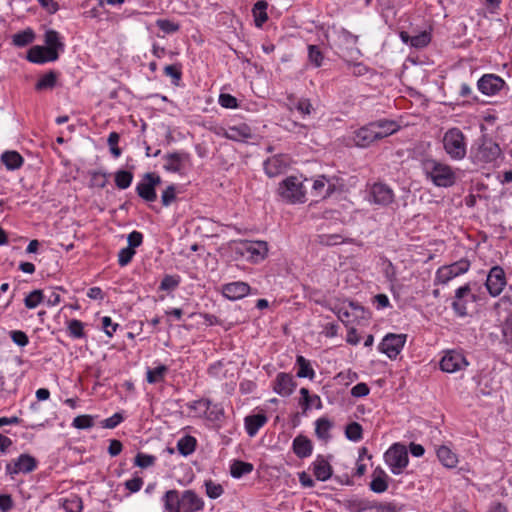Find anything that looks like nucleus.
I'll list each match as a JSON object with an SVG mask.
<instances>
[{"instance_id": "f8f14e48", "label": "nucleus", "mask_w": 512, "mask_h": 512, "mask_svg": "<svg viewBox=\"0 0 512 512\" xmlns=\"http://www.w3.org/2000/svg\"><path fill=\"white\" fill-rule=\"evenodd\" d=\"M505 81L495 74H485L477 82L479 91L487 96H493L502 90Z\"/></svg>"}, {"instance_id": "8fccbe9b", "label": "nucleus", "mask_w": 512, "mask_h": 512, "mask_svg": "<svg viewBox=\"0 0 512 512\" xmlns=\"http://www.w3.org/2000/svg\"><path fill=\"white\" fill-rule=\"evenodd\" d=\"M294 107L303 116L310 115L314 110L310 100L307 98L298 99L294 104Z\"/></svg>"}, {"instance_id": "0e129e2a", "label": "nucleus", "mask_w": 512, "mask_h": 512, "mask_svg": "<svg viewBox=\"0 0 512 512\" xmlns=\"http://www.w3.org/2000/svg\"><path fill=\"white\" fill-rule=\"evenodd\" d=\"M122 421H123L122 415L120 413H115L111 417H109V418L105 419L104 421H102V426L104 428L113 429L118 424H120Z\"/></svg>"}, {"instance_id": "5fc2aeb1", "label": "nucleus", "mask_w": 512, "mask_h": 512, "mask_svg": "<svg viewBox=\"0 0 512 512\" xmlns=\"http://www.w3.org/2000/svg\"><path fill=\"white\" fill-rule=\"evenodd\" d=\"M156 458L152 455L138 453L135 457V465L140 468H148L154 465Z\"/></svg>"}, {"instance_id": "09e8293b", "label": "nucleus", "mask_w": 512, "mask_h": 512, "mask_svg": "<svg viewBox=\"0 0 512 512\" xmlns=\"http://www.w3.org/2000/svg\"><path fill=\"white\" fill-rule=\"evenodd\" d=\"M43 300V293L41 290H34L32 291L26 298H25V306L29 309H33L37 307Z\"/></svg>"}, {"instance_id": "c756f323", "label": "nucleus", "mask_w": 512, "mask_h": 512, "mask_svg": "<svg viewBox=\"0 0 512 512\" xmlns=\"http://www.w3.org/2000/svg\"><path fill=\"white\" fill-rule=\"evenodd\" d=\"M1 162L8 170H17L23 165V158L16 151H6L1 155Z\"/></svg>"}, {"instance_id": "37998d69", "label": "nucleus", "mask_w": 512, "mask_h": 512, "mask_svg": "<svg viewBox=\"0 0 512 512\" xmlns=\"http://www.w3.org/2000/svg\"><path fill=\"white\" fill-rule=\"evenodd\" d=\"M167 367L165 365H160L154 369H148L147 371V381L151 384L158 383L164 379V376L167 372Z\"/></svg>"}, {"instance_id": "20e7f679", "label": "nucleus", "mask_w": 512, "mask_h": 512, "mask_svg": "<svg viewBox=\"0 0 512 512\" xmlns=\"http://www.w3.org/2000/svg\"><path fill=\"white\" fill-rule=\"evenodd\" d=\"M443 149L450 159L455 161L463 160L467 154L466 137L459 128L447 130L442 139Z\"/></svg>"}, {"instance_id": "f03ea898", "label": "nucleus", "mask_w": 512, "mask_h": 512, "mask_svg": "<svg viewBox=\"0 0 512 512\" xmlns=\"http://www.w3.org/2000/svg\"><path fill=\"white\" fill-rule=\"evenodd\" d=\"M329 309L346 326L360 323L362 320H368L369 318V314L364 307L352 301H343L329 305Z\"/></svg>"}, {"instance_id": "49530a36", "label": "nucleus", "mask_w": 512, "mask_h": 512, "mask_svg": "<svg viewBox=\"0 0 512 512\" xmlns=\"http://www.w3.org/2000/svg\"><path fill=\"white\" fill-rule=\"evenodd\" d=\"M73 427L77 429H88L94 425V417L91 415H79L72 422Z\"/></svg>"}, {"instance_id": "864d4df0", "label": "nucleus", "mask_w": 512, "mask_h": 512, "mask_svg": "<svg viewBox=\"0 0 512 512\" xmlns=\"http://www.w3.org/2000/svg\"><path fill=\"white\" fill-rule=\"evenodd\" d=\"M135 255V250L131 247H125L121 249L118 253V263L120 266L124 267L132 260Z\"/></svg>"}, {"instance_id": "5701e85b", "label": "nucleus", "mask_w": 512, "mask_h": 512, "mask_svg": "<svg viewBox=\"0 0 512 512\" xmlns=\"http://www.w3.org/2000/svg\"><path fill=\"white\" fill-rule=\"evenodd\" d=\"M184 512H196L203 509V500L192 490H186L181 495Z\"/></svg>"}, {"instance_id": "a211bd4d", "label": "nucleus", "mask_w": 512, "mask_h": 512, "mask_svg": "<svg viewBox=\"0 0 512 512\" xmlns=\"http://www.w3.org/2000/svg\"><path fill=\"white\" fill-rule=\"evenodd\" d=\"M222 294L230 300H239L250 293V286L246 282L237 281L222 286Z\"/></svg>"}, {"instance_id": "69168bd1", "label": "nucleus", "mask_w": 512, "mask_h": 512, "mask_svg": "<svg viewBox=\"0 0 512 512\" xmlns=\"http://www.w3.org/2000/svg\"><path fill=\"white\" fill-rule=\"evenodd\" d=\"M343 242L339 235H322L320 236L319 243L325 246L337 245Z\"/></svg>"}, {"instance_id": "9b49d317", "label": "nucleus", "mask_w": 512, "mask_h": 512, "mask_svg": "<svg viewBox=\"0 0 512 512\" xmlns=\"http://www.w3.org/2000/svg\"><path fill=\"white\" fill-rule=\"evenodd\" d=\"M468 362L465 357L456 351L447 352L440 361V368L447 373H455L466 368Z\"/></svg>"}, {"instance_id": "7c9ffc66", "label": "nucleus", "mask_w": 512, "mask_h": 512, "mask_svg": "<svg viewBox=\"0 0 512 512\" xmlns=\"http://www.w3.org/2000/svg\"><path fill=\"white\" fill-rule=\"evenodd\" d=\"M300 401L299 404L303 407L304 412L310 407L315 406L317 409L322 407L321 399L318 395L311 396L307 388L300 389Z\"/></svg>"}, {"instance_id": "e2e57ef3", "label": "nucleus", "mask_w": 512, "mask_h": 512, "mask_svg": "<svg viewBox=\"0 0 512 512\" xmlns=\"http://www.w3.org/2000/svg\"><path fill=\"white\" fill-rule=\"evenodd\" d=\"M502 333L505 341L512 345V315L505 320Z\"/></svg>"}, {"instance_id": "13d9d810", "label": "nucleus", "mask_w": 512, "mask_h": 512, "mask_svg": "<svg viewBox=\"0 0 512 512\" xmlns=\"http://www.w3.org/2000/svg\"><path fill=\"white\" fill-rule=\"evenodd\" d=\"M176 198V191L173 185L168 186L162 193L161 201L164 206H169Z\"/></svg>"}, {"instance_id": "dca6fc26", "label": "nucleus", "mask_w": 512, "mask_h": 512, "mask_svg": "<svg viewBox=\"0 0 512 512\" xmlns=\"http://www.w3.org/2000/svg\"><path fill=\"white\" fill-rule=\"evenodd\" d=\"M290 165V158L287 155H276L264 162V169L269 177H275L283 173Z\"/></svg>"}, {"instance_id": "c9c22d12", "label": "nucleus", "mask_w": 512, "mask_h": 512, "mask_svg": "<svg viewBox=\"0 0 512 512\" xmlns=\"http://www.w3.org/2000/svg\"><path fill=\"white\" fill-rule=\"evenodd\" d=\"M253 471V465L248 462L236 460L230 466V473L234 478H240L243 475L249 474Z\"/></svg>"}, {"instance_id": "cd10ccee", "label": "nucleus", "mask_w": 512, "mask_h": 512, "mask_svg": "<svg viewBox=\"0 0 512 512\" xmlns=\"http://www.w3.org/2000/svg\"><path fill=\"white\" fill-rule=\"evenodd\" d=\"M293 451L300 458L308 457L312 453V443L306 436L298 435L293 440Z\"/></svg>"}, {"instance_id": "3c124183", "label": "nucleus", "mask_w": 512, "mask_h": 512, "mask_svg": "<svg viewBox=\"0 0 512 512\" xmlns=\"http://www.w3.org/2000/svg\"><path fill=\"white\" fill-rule=\"evenodd\" d=\"M431 40L430 34L422 32L418 35L412 36L410 39V45L415 48H423L429 44Z\"/></svg>"}, {"instance_id": "2eb2a0df", "label": "nucleus", "mask_w": 512, "mask_h": 512, "mask_svg": "<svg viewBox=\"0 0 512 512\" xmlns=\"http://www.w3.org/2000/svg\"><path fill=\"white\" fill-rule=\"evenodd\" d=\"M36 468V460L28 454L20 455L16 460L6 465V471L9 475L19 473H29Z\"/></svg>"}, {"instance_id": "c85d7f7f", "label": "nucleus", "mask_w": 512, "mask_h": 512, "mask_svg": "<svg viewBox=\"0 0 512 512\" xmlns=\"http://www.w3.org/2000/svg\"><path fill=\"white\" fill-rule=\"evenodd\" d=\"M267 422L264 414L250 415L245 418V428L249 436L257 434L258 430Z\"/></svg>"}, {"instance_id": "0eeeda50", "label": "nucleus", "mask_w": 512, "mask_h": 512, "mask_svg": "<svg viewBox=\"0 0 512 512\" xmlns=\"http://www.w3.org/2000/svg\"><path fill=\"white\" fill-rule=\"evenodd\" d=\"M268 244L265 241H241L237 251L251 263L263 261L268 254Z\"/></svg>"}, {"instance_id": "bf43d9fd", "label": "nucleus", "mask_w": 512, "mask_h": 512, "mask_svg": "<svg viewBox=\"0 0 512 512\" xmlns=\"http://www.w3.org/2000/svg\"><path fill=\"white\" fill-rule=\"evenodd\" d=\"M10 337L15 344L21 347L26 346L29 342L28 336L20 330L11 331Z\"/></svg>"}, {"instance_id": "052dcab7", "label": "nucleus", "mask_w": 512, "mask_h": 512, "mask_svg": "<svg viewBox=\"0 0 512 512\" xmlns=\"http://www.w3.org/2000/svg\"><path fill=\"white\" fill-rule=\"evenodd\" d=\"M157 26L166 33H174L179 29V25L169 20L159 19L156 22Z\"/></svg>"}, {"instance_id": "393cba45", "label": "nucleus", "mask_w": 512, "mask_h": 512, "mask_svg": "<svg viewBox=\"0 0 512 512\" xmlns=\"http://www.w3.org/2000/svg\"><path fill=\"white\" fill-rule=\"evenodd\" d=\"M376 135V140L386 138L398 131L399 125L390 120H379L371 122Z\"/></svg>"}, {"instance_id": "473e14b6", "label": "nucleus", "mask_w": 512, "mask_h": 512, "mask_svg": "<svg viewBox=\"0 0 512 512\" xmlns=\"http://www.w3.org/2000/svg\"><path fill=\"white\" fill-rule=\"evenodd\" d=\"M45 43L48 50L55 51L59 55V51L64 49V44L60 41L58 32L49 30L45 33Z\"/></svg>"}, {"instance_id": "338daca9", "label": "nucleus", "mask_w": 512, "mask_h": 512, "mask_svg": "<svg viewBox=\"0 0 512 512\" xmlns=\"http://www.w3.org/2000/svg\"><path fill=\"white\" fill-rule=\"evenodd\" d=\"M143 486V479L140 477H133L125 482V487L132 493L138 492Z\"/></svg>"}, {"instance_id": "a19ab883", "label": "nucleus", "mask_w": 512, "mask_h": 512, "mask_svg": "<svg viewBox=\"0 0 512 512\" xmlns=\"http://www.w3.org/2000/svg\"><path fill=\"white\" fill-rule=\"evenodd\" d=\"M57 80V74L53 71H50L49 73L42 76L38 82L36 83V89L37 90H47L52 89Z\"/></svg>"}, {"instance_id": "f3484780", "label": "nucleus", "mask_w": 512, "mask_h": 512, "mask_svg": "<svg viewBox=\"0 0 512 512\" xmlns=\"http://www.w3.org/2000/svg\"><path fill=\"white\" fill-rule=\"evenodd\" d=\"M218 135L233 141H245L252 137V131L248 125L240 124L228 128H220Z\"/></svg>"}, {"instance_id": "4c0bfd02", "label": "nucleus", "mask_w": 512, "mask_h": 512, "mask_svg": "<svg viewBox=\"0 0 512 512\" xmlns=\"http://www.w3.org/2000/svg\"><path fill=\"white\" fill-rule=\"evenodd\" d=\"M195 447L196 440L192 436H185L181 438L177 443L179 452L184 456L191 454L195 450Z\"/></svg>"}, {"instance_id": "f257e3e1", "label": "nucleus", "mask_w": 512, "mask_h": 512, "mask_svg": "<svg viewBox=\"0 0 512 512\" xmlns=\"http://www.w3.org/2000/svg\"><path fill=\"white\" fill-rule=\"evenodd\" d=\"M426 177L437 187H451L456 182L453 168L436 159H425L422 163Z\"/></svg>"}, {"instance_id": "b1692460", "label": "nucleus", "mask_w": 512, "mask_h": 512, "mask_svg": "<svg viewBox=\"0 0 512 512\" xmlns=\"http://www.w3.org/2000/svg\"><path fill=\"white\" fill-rule=\"evenodd\" d=\"M335 190V184L325 176H318L312 186V194L315 197L326 198Z\"/></svg>"}, {"instance_id": "423d86ee", "label": "nucleus", "mask_w": 512, "mask_h": 512, "mask_svg": "<svg viewBox=\"0 0 512 512\" xmlns=\"http://www.w3.org/2000/svg\"><path fill=\"white\" fill-rule=\"evenodd\" d=\"M384 459L391 472L395 475L401 474L409 462L406 447L399 443L393 444L386 451Z\"/></svg>"}, {"instance_id": "603ef678", "label": "nucleus", "mask_w": 512, "mask_h": 512, "mask_svg": "<svg viewBox=\"0 0 512 512\" xmlns=\"http://www.w3.org/2000/svg\"><path fill=\"white\" fill-rule=\"evenodd\" d=\"M119 139L120 136L117 132H111L107 139L110 151L115 158L121 155V149L118 147Z\"/></svg>"}, {"instance_id": "2f4dec72", "label": "nucleus", "mask_w": 512, "mask_h": 512, "mask_svg": "<svg viewBox=\"0 0 512 512\" xmlns=\"http://www.w3.org/2000/svg\"><path fill=\"white\" fill-rule=\"evenodd\" d=\"M437 457L441 463L448 467L453 468L456 466L458 460L456 455L446 446H441L437 449Z\"/></svg>"}, {"instance_id": "7ed1b4c3", "label": "nucleus", "mask_w": 512, "mask_h": 512, "mask_svg": "<svg viewBox=\"0 0 512 512\" xmlns=\"http://www.w3.org/2000/svg\"><path fill=\"white\" fill-rule=\"evenodd\" d=\"M302 176H289L279 183L277 192L288 203H303L306 200V188Z\"/></svg>"}, {"instance_id": "ddd939ff", "label": "nucleus", "mask_w": 512, "mask_h": 512, "mask_svg": "<svg viewBox=\"0 0 512 512\" xmlns=\"http://www.w3.org/2000/svg\"><path fill=\"white\" fill-rule=\"evenodd\" d=\"M505 285L506 278L504 270L499 266L492 267L486 279V287L490 295L493 297L498 296Z\"/></svg>"}, {"instance_id": "e433bc0d", "label": "nucleus", "mask_w": 512, "mask_h": 512, "mask_svg": "<svg viewBox=\"0 0 512 512\" xmlns=\"http://www.w3.org/2000/svg\"><path fill=\"white\" fill-rule=\"evenodd\" d=\"M332 423L327 418H319L316 421L315 433L317 437L323 441H327L330 438V429Z\"/></svg>"}, {"instance_id": "4d7b16f0", "label": "nucleus", "mask_w": 512, "mask_h": 512, "mask_svg": "<svg viewBox=\"0 0 512 512\" xmlns=\"http://www.w3.org/2000/svg\"><path fill=\"white\" fill-rule=\"evenodd\" d=\"M69 334L74 338H81L84 336L83 324L81 321L73 319L68 325Z\"/></svg>"}, {"instance_id": "c03bdc74", "label": "nucleus", "mask_w": 512, "mask_h": 512, "mask_svg": "<svg viewBox=\"0 0 512 512\" xmlns=\"http://www.w3.org/2000/svg\"><path fill=\"white\" fill-rule=\"evenodd\" d=\"M308 58H309L310 63H312L315 67H320L322 65L324 56L318 46L309 45L308 46Z\"/></svg>"}, {"instance_id": "680f3d73", "label": "nucleus", "mask_w": 512, "mask_h": 512, "mask_svg": "<svg viewBox=\"0 0 512 512\" xmlns=\"http://www.w3.org/2000/svg\"><path fill=\"white\" fill-rule=\"evenodd\" d=\"M219 103L224 108H236L237 100L234 96L230 94H220Z\"/></svg>"}, {"instance_id": "a18cd8bd", "label": "nucleus", "mask_w": 512, "mask_h": 512, "mask_svg": "<svg viewBox=\"0 0 512 512\" xmlns=\"http://www.w3.org/2000/svg\"><path fill=\"white\" fill-rule=\"evenodd\" d=\"M346 437L352 441H359L362 438V427L357 422L347 425L345 430Z\"/></svg>"}, {"instance_id": "774afa93", "label": "nucleus", "mask_w": 512, "mask_h": 512, "mask_svg": "<svg viewBox=\"0 0 512 512\" xmlns=\"http://www.w3.org/2000/svg\"><path fill=\"white\" fill-rule=\"evenodd\" d=\"M127 241H128V244L129 246L128 247H131L132 249L138 247L141 245L142 241H143V236L140 232L138 231H133L131 232L128 237H127Z\"/></svg>"}, {"instance_id": "aec40b11", "label": "nucleus", "mask_w": 512, "mask_h": 512, "mask_svg": "<svg viewBox=\"0 0 512 512\" xmlns=\"http://www.w3.org/2000/svg\"><path fill=\"white\" fill-rule=\"evenodd\" d=\"M189 161L186 153H170L165 156L164 169L169 172L181 173Z\"/></svg>"}, {"instance_id": "6e6552de", "label": "nucleus", "mask_w": 512, "mask_h": 512, "mask_svg": "<svg viewBox=\"0 0 512 512\" xmlns=\"http://www.w3.org/2000/svg\"><path fill=\"white\" fill-rule=\"evenodd\" d=\"M470 268V262L467 259H461L450 265L443 266L438 269L436 273V281L441 284H446L451 279L464 274Z\"/></svg>"}, {"instance_id": "6ab92c4d", "label": "nucleus", "mask_w": 512, "mask_h": 512, "mask_svg": "<svg viewBox=\"0 0 512 512\" xmlns=\"http://www.w3.org/2000/svg\"><path fill=\"white\" fill-rule=\"evenodd\" d=\"M27 59L33 63L43 64L57 60L58 54L55 51L48 50L44 46H33L28 51Z\"/></svg>"}, {"instance_id": "6e6d98bb", "label": "nucleus", "mask_w": 512, "mask_h": 512, "mask_svg": "<svg viewBox=\"0 0 512 512\" xmlns=\"http://www.w3.org/2000/svg\"><path fill=\"white\" fill-rule=\"evenodd\" d=\"M179 277L166 275L160 284V289L164 291L174 290L179 285Z\"/></svg>"}, {"instance_id": "39448f33", "label": "nucleus", "mask_w": 512, "mask_h": 512, "mask_svg": "<svg viewBox=\"0 0 512 512\" xmlns=\"http://www.w3.org/2000/svg\"><path fill=\"white\" fill-rule=\"evenodd\" d=\"M501 149L497 143L488 138H481L477 147L472 149L473 162L479 165L494 163L501 156Z\"/></svg>"}, {"instance_id": "72a5a7b5", "label": "nucleus", "mask_w": 512, "mask_h": 512, "mask_svg": "<svg viewBox=\"0 0 512 512\" xmlns=\"http://www.w3.org/2000/svg\"><path fill=\"white\" fill-rule=\"evenodd\" d=\"M296 365L298 367L297 376L299 378L313 379L315 377V372L311 367L310 362L303 356H297Z\"/></svg>"}, {"instance_id": "58836bf2", "label": "nucleus", "mask_w": 512, "mask_h": 512, "mask_svg": "<svg viewBox=\"0 0 512 512\" xmlns=\"http://www.w3.org/2000/svg\"><path fill=\"white\" fill-rule=\"evenodd\" d=\"M266 9L267 3L265 1H258L253 7L255 23L258 27L262 26V24L268 19Z\"/></svg>"}, {"instance_id": "1a4fd4ad", "label": "nucleus", "mask_w": 512, "mask_h": 512, "mask_svg": "<svg viewBox=\"0 0 512 512\" xmlns=\"http://www.w3.org/2000/svg\"><path fill=\"white\" fill-rule=\"evenodd\" d=\"M406 339V334H387L379 344V350L394 359L403 349Z\"/></svg>"}, {"instance_id": "4be33fe9", "label": "nucleus", "mask_w": 512, "mask_h": 512, "mask_svg": "<svg viewBox=\"0 0 512 512\" xmlns=\"http://www.w3.org/2000/svg\"><path fill=\"white\" fill-rule=\"evenodd\" d=\"M376 135L377 134L374 133V129L372 128V124L369 123L354 132L353 142L358 147H368L376 141Z\"/></svg>"}, {"instance_id": "bb28decb", "label": "nucleus", "mask_w": 512, "mask_h": 512, "mask_svg": "<svg viewBox=\"0 0 512 512\" xmlns=\"http://www.w3.org/2000/svg\"><path fill=\"white\" fill-rule=\"evenodd\" d=\"M388 476L385 471L377 467L372 473V481L370 483V489L375 493H383L388 488L387 483Z\"/></svg>"}, {"instance_id": "a878e982", "label": "nucleus", "mask_w": 512, "mask_h": 512, "mask_svg": "<svg viewBox=\"0 0 512 512\" xmlns=\"http://www.w3.org/2000/svg\"><path fill=\"white\" fill-rule=\"evenodd\" d=\"M165 512H180L182 507L181 496L175 489L168 490L163 498Z\"/></svg>"}, {"instance_id": "de8ad7c7", "label": "nucleus", "mask_w": 512, "mask_h": 512, "mask_svg": "<svg viewBox=\"0 0 512 512\" xmlns=\"http://www.w3.org/2000/svg\"><path fill=\"white\" fill-rule=\"evenodd\" d=\"M206 494L209 498L216 499L223 494V487L212 480L205 481Z\"/></svg>"}, {"instance_id": "79ce46f5", "label": "nucleus", "mask_w": 512, "mask_h": 512, "mask_svg": "<svg viewBox=\"0 0 512 512\" xmlns=\"http://www.w3.org/2000/svg\"><path fill=\"white\" fill-rule=\"evenodd\" d=\"M133 174L129 171L120 170L115 174V183L119 189H126L130 186Z\"/></svg>"}, {"instance_id": "ea45409f", "label": "nucleus", "mask_w": 512, "mask_h": 512, "mask_svg": "<svg viewBox=\"0 0 512 512\" xmlns=\"http://www.w3.org/2000/svg\"><path fill=\"white\" fill-rule=\"evenodd\" d=\"M34 36L35 35L31 29H26L13 36V44L18 47L26 46L33 42Z\"/></svg>"}, {"instance_id": "9d476101", "label": "nucleus", "mask_w": 512, "mask_h": 512, "mask_svg": "<svg viewBox=\"0 0 512 512\" xmlns=\"http://www.w3.org/2000/svg\"><path fill=\"white\" fill-rule=\"evenodd\" d=\"M369 201L376 205L387 206L394 201L393 190L386 184L375 183L370 188Z\"/></svg>"}, {"instance_id": "f704fd0d", "label": "nucleus", "mask_w": 512, "mask_h": 512, "mask_svg": "<svg viewBox=\"0 0 512 512\" xmlns=\"http://www.w3.org/2000/svg\"><path fill=\"white\" fill-rule=\"evenodd\" d=\"M313 473L318 480L326 481L332 474L331 466L323 459L317 460L314 463Z\"/></svg>"}, {"instance_id": "412c9836", "label": "nucleus", "mask_w": 512, "mask_h": 512, "mask_svg": "<svg viewBox=\"0 0 512 512\" xmlns=\"http://www.w3.org/2000/svg\"><path fill=\"white\" fill-rule=\"evenodd\" d=\"M295 382L290 374L279 373L274 384V391L280 396L286 397L292 394L295 389Z\"/></svg>"}, {"instance_id": "4468645a", "label": "nucleus", "mask_w": 512, "mask_h": 512, "mask_svg": "<svg viewBox=\"0 0 512 512\" xmlns=\"http://www.w3.org/2000/svg\"><path fill=\"white\" fill-rule=\"evenodd\" d=\"M160 182L159 176H154L151 173L146 174L145 180L136 187L138 195L148 202L155 201L157 198L155 188Z\"/></svg>"}]
</instances>
